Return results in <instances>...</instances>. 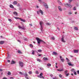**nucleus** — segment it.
Returning <instances> with one entry per match:
<instances>
[{"label":"nucleus","mask_w":79,"mask_h":79,"mask_svg":"<svg viewBox=\"0 0 79 79\" xmlns=\"http://www.w3.org/2000/svg\"><path fill=\"white\" fill-rule=\"evenodd\" d=\"M40 78H42V79H44V76H40Z\"/></svg>","instance_id":"nucleus-22"},{"label":"nucleus","mask_w":79,"mask_h":79,"mask_svg":"<svg viewBox=\"0 0 79 79\" xmlns=\"http://www.w3.org/2000/svg\"><path fill=\"white\" fill-rule=\"evenodd\" d=\"M57 29H58V31H60V28L58 27H57Z\"/></svg>","instance_id":"nucleus-57"},{"label":"nucleus","mask_w":79,"mask_h":79,"mask_svg":"<svg viewBox=\"0 0 79 79\" xmlns=\"http://www.w3.org/2000/svg\"><path fill=\"white\" fill-rule=\"evenodd\" d=\"M57 71H59L60 72H61V71H64V70H63V69H57Z\"/></svg>","instance_id":"nucleus-9"},{"label":"nucleus","mask_w":79,"mask_h":79,"mask_svg":"<svg viewBox=\"0 0 79 79\" xmlns=\"http://www.w3.org/2000/svg\"><path fill=\"white\" fill-rule=\"evenodd\" d=\"M18 27L19 29H22L23 30H25V28H24V26H23V27H21V26H19Z\"/></svg>","instance_id":"nucleus-4"},{"label":"nucleus","mask_w":79,"mask_h":79,"mask_svg":"<svg viewBox=\"0 0 79 79\" xmlns=\"http://www.w3.org/2000/svg\"><path fill=\"white\" fill-rule=\"evenodd\" d=\"M66 60H67V62H69V59H68V58H66Z\"/></svg>","instance_id":"nucleus-30"},{"label":"nucleus","mask_w":79,"mask_h":79,"mask_svg":"<svg viewBox=\"0 0 79 79\" xmlns=\"http://www.w3.org/2000/svg\"><path fill=\"white\" fill-rule=\"evenodd\" d=\"M8 21H10V22H11V19H8Z\"/></svg>","instance_id":"nucleus-38"},{"label":"nucleus","mask_w":79,"mask_h":79,"mask_svg":"<svg viewBox=\"0 0 79 79\" xmlns=\"http://www.w3.org/2000/svg\"><path fill=\"white\" fill-rule=\"evenodd\" d=\"M4 42H5V41H0V44L1 45H3V44H4Z\"/></svg>","instance_id":"nucleus-7"},{"label":"nucleus","mask_w":79,"mask_h":79,"mask_svg":"<svg viewBox=\"0 0 79 79\" xmlns=\"http://www.w3.org/2000/svg\"><path fill=\"white\" fill-rule=\"evenodd\" d=\"M17 6H20V4H17Z\"/></svg>","instance_id":"nucleus-52"},{"label":"nucleus","mask_w":79,"mask_h":79,"mask_svg":"<svg viewBox=\"0 0 79 79\" xmlns=\"http://www.w3.org/2000/svg\"><path fill=\"white\" fill-rule=\"evenodd\" d=\"M58 9L60 11H62V9H61V7L60 6L58 7Z\"/></svg>","instance_id":"nucleus-15"},{"label":"nucleus","mask_w":79,"mask_h":79,"mask_svg":"<svg viewBox=\"0 0 79 79\" xmlns=\"http://www.w3.org/2000/svg\"><path fill=\"white\" fill-rule=\"evenodd\" d=\"M46 24L48 26H50L51 25V24L50 23H46Z\"/></svg>","instance_id":"nucleus-23"},{"label":"nucleus","mask_w":79,"mask_h":79,"mask_svg":"<svg viewBox=\"0 0 79 79\" xmlns=\"http://www.w3.org/2000/svg\"><path fill=\"white\" fill-rule=\"evenodd\" d=\"M21 9H22V8H19V10H21Z\"/></svg>","instance_id":"nucleus-64"},{"label":"nucleus","mask_w":79,"mask_h":79,"mask_svg":"<svg viewBox=\"0 0 79 79\" xmlns=\"http://www.w3.org/2000/svg\"><path fill=\"white\" fill-rule=\"evenodd\" d=\"M64 73L65 74H67V73H68V70L64 71Z\"/></svg>","instance_id":"nucleus-26"},{"label":"nucleus","mask_w":79,"mask_h":79,"mask_svg":"<svg viewBox=\"0 0 79 79\" xmlns=\"http://www.w3.org/2000/svg\"><path fill=\"white\" fill-rule=\"evenodd\" d=\"M37 13L38 14H40V12H39V11H37Z\"/></svg>","instance_id":"nucleus-45"},{"label":"nucleus","mask_w":79,"mask_h":79,"mask_svg":"<svg viewBox=\"0 0 79 79\" xmlns=\"http://www.w3.org/2000/svg\"><path fill=\"white\" fill-rule=\"evenodd\" d=\"M73 10H76V7H74L73 8Z\"/></svg>","instance_id":"nucleus-46"},{"label":"nucleus","mask_w":79,"mask_h":79,"mask_svg":"<svg viewBox=\"0 0 79 79\" xmlns=\"http://www.w3.org/2000/svg\"><path fill=\"white\" fill-rule=\"evenodd\" d=\"M59 76L60 77H62V75H61V74H60L59 75Z\"/></svg>","instance_id":"nucleus-37"},{"label":"nucleus","mask_w":79,"mask_h":79,"mask_svg":"<svg viewBox=\"0 0 79 79\" xmlns=\"http://www.w3.org/2000/svg\"><path fill=\"white\" fill-rule=\"evenodd\" d=\"M25 77H26V76H28V75H27V73H25L24 74Z\"/></svg>","instance_id":"nucleus-28"},{"label":"nucleus","mask_w":79,"mask_h":79,"mask_svg":"<svg viewBox=\"0 0 79 79\" xmlns=\"http://www.w3.org/2000/svg\"><path fill=\"white\" fill-rule=\"evenodd\" d=\"M10 8H14V6H13L11 4H10Z\"/></svg>","instance_id":"nucleus-16"},{"label":"nucleus","mask_w":79,"mask_h":79,"mask_svg":"<svg viewBox=\"0 0 79 79\" xmlns=\"http://www.w3.org/2000/svg\"><path fill=\"white\" fill-rule=\"evenodd\" d=\"M30 47H31V48H32V47H33V45L32 44H30Z\"/></svg>","instance_id":"nucleus-35"},{"label":"nucleus","mask_w":79,"mask_h":79,"mask_svg":"<svg viewBox=\"0 0 79 79\" xmlns=\"http://www.w3.org/2000/svg\"><path fill=\"white\" fill-rule=\"evenodd\" d=\"M43 60H48V58L47 57H44L43 58Z\"/></svg>","instance_id":"nucleus-20"},{"label":"nucleus","mask_w":79,"mask_h":79,"mask_svg":"<svg viewBox=\"0 0 79 79\" xmlns=\"http://www.w3.org/2000/svg\"><path fill=\"white\" fill-rule=\"evenodd\" d=\"M68 64L69 66H74L73 64H71V62H68Z\"/></svg>","instance_id":"nucleus-6"},{"label":"nucleus","mask_w":79,"mask_h":79,"mask_svg":"<svg viewBox=\"0 0 79 79\" xmlns=\"http://www.w3.org/2000/svg\"><path fill=\"white\" fill-rule=\"evenodd\" d=\"M43 23L42 22H40V25L41 26V30L42 31V29H43V27H42V24H43Z\"/></svg>","instance_id":"nucleus-2"},{"label":"nucleus","mask_w":79,"mask_h":79,"mask_svg":"<svg viewBox=\"0 0 79 79\" xmlns=\"http://www.w3.org/2000/svg\"><path fill=\"white\" fill-rule=\"evenodd\" d=\"M50 76H51V77H52L53 76V75L51 74L50 75Z\"/></svg>","instance_id":"nucleus-56"},{"label":"nucleus","mask_w":79,"mask_h":79,"mask_svg":"<svg viewBox=\"0 0 79 79\" xmlns=\"http://www.w3.org/2000/svg\"><path fill=\"white\" fill-rule=\"evenodd\" d=\"M61 41L63 42H65V41L64 40V37H63V36L62 37L61 39Z\"/></svg>","instance_id":"nucleus-13"},{"label":"nucleus","mask_w":79,"mask_h":79,"mask_svg":"<svg viewBox=\"0 0 79 79\" xmlns=\"http://www.w3.org/2000/svg\"><path fill=\"white\" fill-rule=\"evenodd\" d=\"M29 74H32V72L31 71H30L28 72Z\"/></svg>","instance_id":"nucleus-33"},{"label":"nucleus","mask_w":79,"mask_h":79,"mask_svg":"<svg viewBox=\"0 0 79 79\" xmlns=\"http://www.w3.org/2000/svg\"><path fill=\"white\" fill-rule=\"evenodd\" d=\"M17 3H18V2L16 1H15L13 2V4L14 5H17Z\"/></svg>","instance_id":"nucleus-14"},{"label":"nucleus","mask_w":79,"mask_h":79,"mask_svg":"<svg viewBox=\"0 0 79 79\" xmlns=\"http://www.w3.org/2000/svg\"><path fill=\"white\" fill-rule=\"evenodd\" d=\"M30 26H32V25L31 24H29Z\"/></svg>","instance_id":"nucleus-58"},{"label":"nucleus","mask_w":79,"mask_h":79,"mask_svg":"<svg viewBox=\"0 0 79 79\" xmlns=\"http://www.w3.org/2000/svg\"><path fill=\"white\" fill-rule=\"evenodd\" d=\"M8 62V63H10V60H7Z\"/></svg>","instance_id":"nucleus-60"},{"label":"nucleus","mask_w":79,"mask_h":79,"mask_svg":"<svg viewBox=\"0 0 79 79\" xmlns=\"http://www.w3.org/2000/svg\"><path fill=\"white\" fill-rule=\"evenodd\" d=\"M37 77H40V75L38 76Z\"/></svg>","instance_id":"nucleus-63"},{"label":"nucleus","mask_w":79,"mask_h":79,"mask_svg":"<svg viewBox=\"0 0 79 79\" xmlns=\"http://www.w3.org/2000/svg\"><path fill=\"white\" fill-rule=\"evenodd\" d=\"M13 13L14 15H15L16 16H17V15H18V13H17V12L16 11L14 12Z\"/></svg>","instance_id":"nucleus-18"},{"label":"nucleus","mask_w":79,"mask_h":79,"mask_svg":"<svg viewBox=\"0 0 79 79\" xmlns=\"http://www.w3.org/2000/svg\"><path fill=\"white\" fill-rule=\"evenodd\" d=\"M55 38L54 37H52L51 38V40H55Z\"/></svg>","instance_id":"nucleus-17"},{"label":"nucleus","mask_w":79,"mask_h":79,"mask_svg":"<svg viewBox=\"0 0 79 79\" xmlns=\"http://www.w3.org/2000/svg\"><path fill=\"white\" fill-rule=\"evenodd\" d=\"M39 12L41 14V15H43V14H44L43 11L41 10H39Z\"/></svg>","instance_id":"nucleus-10"},{"label":"nucleus","mask_w":79,"mask_h":79,"mask_svg":"<svg viewBox=\"0 0 79 79\" xmlns=\"http://www.w3.org/2000/svg\"><path fill=\"white\" fill-rule=\"evenodd\" d=\"M38 52H40V53H41V52H42V50H41V49L38 50Z\"/></svg>","instance_id":"nucleus-24"},{"label":"nucleus","mask_w":79,"mask_h":79,"mask_svg":"<svg viewBox=\"0 0 79 79\" xmlns=\"http://www.w3.org/2000/svg\"><path fill=\"white\" fill-rule=\"evenodd\" d=\"M10 79H14V78H13V77H10Z\"/></svg>","instance_id":"nucleus-51"},{"label":"nucleus","mask_w":79,"mask_h":79,"mask_svg":"<svg viewBox=\"0 0 79 79\" xmlns=\"http://www.w3.org/2000/svg\"><path fill=\"white\" fill-rule=\"evenodd\" d=\"M66 75V76H68L69 75V73H68L67 74L66 73V74H65Z\"/></svg>","instance_id":"nucleus-41"},{"label":"nucleus","mask_w":79,"mask_h":79,"mask_svg":"<svg viewBox=\"0 0 79 79\" xmlns=\"http://www.w3.org/2000/svg\"><path fill=\"white\" fill-rule=\"evenodd\" d=\"M3 70L2 69H0V71H2Z\"/></svg>","instance_id":"nucleus-59"},{"label":"nucleus","mask_w":79,"mask_h":79,"mask_svg":"<svg viewBox=\"0 0 79 79\" xmlns=\"http://www.w3.org/2000/svg\"><path fill=\"white\" fill-rule=\"evenodd\" d=\"M52 79H58V77H55L54 78H53Z\"/></svg>","instance_id":"nucleus-39"},{"label":"nucleus","mask_w":79,"mask_h":79,"mask_svg":"<svg viewBox=\"0 0 79 79\" xmlns=\"http://www.w3.org/2000/svg\"><path fill=\"white\" fill-rule=\"evenodd\" d=\"M19 65L21 67V68H23V63L22 62L19 61Z\"/></svg>","instance_id":"nucleus-3"},{"label":"nucleus","mask_w":79,"mask_h":79,"mask_svg":"<svg viewBox=\"0 0 79 79\" xmlns=\"http://www.w3.org/2000/svg\"><path fill=\"white\" fill-rule=\"evenodd\" d=\"M20 20L21 21H23V22H26V20L23 19H22L21 18L20 19Z\"/></svg>","instance_id":"nucleus-11"},{"label":"nucleus","mask_w":79,"mask_h":79,"mask_svg":"<svg viewBox=\"0 0 79 79\" xmlns=\"http://www.w3.org/2000/svg\"><path fill=\"white\" fill-rule=\"evenodd\" d=\"M15 19H21V18H18V17H15Z\"/></svg>","instance_id":"nucleus-42"},{"label":"nucleus","mask_w":79,"mask_h":79,"mask_svg":"<svg viewBox=\"0 0 79 79\" xmlns=\"http://www.w3.org/2000/svg\"><path fill=\"white\" fill-rule=\"evenodd\" d=\"M11 64H15V62L14 60H12L11 62Z\"/></svg>","instance_id":"nucleus-12"},{"label":"nucleus","mask_w":79,"mask_h":79,"mask_svg":"<svg viewBox=\"0 0 79 79\" xmlns=\"http://www.w3.org/2000/svg\"><path fill=\"white\" fill-rule=\"evenodd\" d=\"M17 52L18 53H19V54H22V52L20 50L18 51Z\"/></svg>","instance_id":"nucleus-19"},{"label":"nucleus","mask_w":79,"mask_h":79,"mask_svg":"<svg viewBox=\"0 0 79 79\" xmlns=\"http://www.w3.org/2000/svg\"><path fill=\"white\" fill-rule=\"evenodd\" d=\"M74 29L76 30V31H78V28L76 27H74Z\"/></svg>","instance_id":"nucleus-21"},{"label":"nucleus","mask_w":79,"mask_h":79,"mask_svg":"<svg viewBox=\"0 0 79 79\" xmlns=\"http://www.w3.org/2000/svg\"><path fill=\"white\" fill-rule=\"evenodd\" d=\"M60 60L62 59V57H61V56H60Z\"/></svg>","instance_id":"nucleus-55"},{"label":"nucleus","mask_w":79,"mask_h":79,"mask_svg":"<svg viewBox=\"0 0 79 79\" xmlns=\"http://www.w3.org/2000/svg\"><path fill=\"white\" fill-rule=\"evenodd\" d=\"M40 75V76H42V75H43V73H41Z\"/></svg>","instance_id":"nucleus-43"},{"label":"nucleus","mask_w":79,"mask_h":79,"mask_svg":"<svg viewBox=\"0 0 79 79\" xmlns=\"http://www.w3.org/2000/svg\"><path fill=\"white\" fill-rule=\"evenodd\" d=\"M73 0H69V2H72V1Z\"/></svg>","instance_id":"nucleus-50"},{"label":"nucleus","mask_w":79,"mask_h":79,"mask_svg":"<svg viewBox=\"0 0 79 79\" xmlns=\"http://www.w3.org/2000/svg\"><path fill=\"white\" fill-rule=\"evenodd\" d=\"M36 74H39V72L38 71H36L35 72Z\"/></svg>","instance_id":"nucleus-36"},{"label":"nucleus","mask_w":79,"mask_h":79,"mask_svg":"<svg viewBox=\"0 0 79 79\" xmlns=\"http://www.w3.org/2000/svg\"><path fill=\"white\" fill-rule=\"evenodd\" d=\"M48 66H51V64H47Z\"/></svg>","instance_id":"nucleus-32"},{"label":"nucleus","mask_w":79,"mask_h":79,"mask_svg":"<svg viewBox=\"0 0 79 79\" xmlns=\"http://www.w3.org/2000/svg\"><path fill=\"white\" fill-rule=\"evenodd\" d=\"M77 73L78 74H79V70H78L77 71Z\"/></svg>","instance_id":"nucleus-62"},{"label":"nucleus","mask_w":79,"mask_h":79,"mask_svg":"<svg viewBox=\"0 0 79 79\" xmlns=\"http://www.w3.org/2000/svg\"><path fill=\"white\" fill-rule=\"evenodd\" d=\"M73 52L74 53H78L79 52V50H74Z\"/></svg>","instance_id":"nucleus-8"},{"label":"nucleus","mask_w":79,"mask_h":79,"mask_svg":"<svg viewBox=\"0 0 79 79\" xmlns=\"http://www.w3.org/2000/svg\"><path fill=\"white\" fill-rule=\"evenodd\" d=\"M74 74H75V75H77V74L76 73V72H74Z\"/></svg>","instance_id":"nucleus-49"},{"label":"nucleus","mask_w":79,"mask_h":79,"mask_svg":"<svg viewBox=\"0 0 79 79\" xmlns=\"http://www.w3.org/2000/svg\"><path fill=\"white\" fill-rule=\"evenodd\" d=\"M69 15H71V14H72V13H71V12H69Z\"/></svg>","instance_id":"nucleus-54"},{"label":"nucleus","mask_w":79,"mask_h":79,"mask_svg":"<svg viewBox=\"0 0 79 79\" xmlns=\"http://www.w3.org/2000/svg\"><path fill=\"white\" fill-rule=\"evenodd\" d=\"M44 6H45L47 5V4H45L44 5Z\"/></svg>","instance_id":"nucleus-53"},{"label":"nucleus","mask_w":79,"mask_h":79,"mask_svg":"<svg viewBox=\"0 0 79 79\" xmlns=\"http://www.w3.org/2000/svg\"><path fill=\"white\" fill-rule=\"evenodd\" d=\"M7 74L8 75H11V72H8Z\"/></svg>","instance_id":"nucleus-31"},{"label":"nucleus","mask_w":79,"mask_h":79,"mask_svg":"<svg viewBox=\"0 0 79 79\" xmlns=\"http://www.w3.org/2000/svg\"><path fill=\"white\" fill-rule=\"evenodd\" d=\"M36 39L38 42V44H40V42H44V44H45V43L44 41L42 40H41L39 38H36Z\"/></svg>","instance_id":"nucleus-1"},{"label":"nucleus","mask_w":79,"mask_h":79,"mask_svg":"<svg viewBox=\"0 0 79 79\" xmlns=\"http://www.w3.org/2000/svg\"><path fill=\"white\" fill-rule=\"evenodd\" d=\"M2 79H7L6 77H4L2 78Z\"/></svg>","instance_id":"nucleus-61"},{"label":"nucleus","mask_w":79,"mask_h":79,"mask_svg":"<svg viewBox=\"0 0 79 79\" xmlns=\"http://www.w3.org/2000/svg\"><path fill=\"white\" fill-rule=\"evenodd\" d=\"M37 61H39V62H40L41 60L39 59H37Z\"/></svg>","instance_id":"nucleus-27"},{"label":"nucleus","mask_w":79,"mask_h":79,"mask_svg":"<svg viewBox=\"0 0 79 79\" xmlns=\"http://www.w3.org/2000/svg\"><path fill=\"white\" fill-rule=\"evenodd\" d=\"M53 53L54 54V55H57V53L55 52H53Z\"/></svg>","instance_id":"nucleus-29"},{"label":"nucleus","mask_w":79,"mask_h":79,"mask_svg":"<svg viewBox=\"0 0 79 79\" xmlns=\"http://www.w3.org/2000/svg\"><path fill=\"white\" fill-rule=\"evenodd\" d=\"M19 74H21V75H23V74H24V73H23L22 72H19Z\"/></svg>","instance_id":"nucleus-34"},{"label":"nucleus","mask_w":79,"mask_h":79,"mask_svg":"<svg viewBox=\"0 0 79 79\" xmlns=\"http://www.w3.org/2000/svg\"><path fill=\"white\" fill-rule=\"evenodd\" d=\"M32 52H32V55H34V53H34V51H33Z\"/></svg>","instance_id":"nucleus-47"},{"label":"nucleus","mask_w":79,"mask_h":79,"mask_svg":"<svg viewBox=\"0 0 79 79\" xmlns=\"http://www.w3.org/2000/svg\"><path fill=\"white\" fill-rule=\"evenodd\" d=\"M25 77V78L26 79H29V78H28V77L27 76H26Z\"/></svg>","instance_id":"nucleus-48"},{"label":"nucleus","mask_w":79,"mask_h":79,"mask_svg":"<svg viewBox=\"0 0 79 79\" xmlns=\"http://www.w3.org/2000/svg\"><path fill=\"white\" fill-rule=\"evenodd\" d=\"M61 61H62V62H64V58H62V59H61Z\"/></svg>","instance_id":"nucleus-25"},{"label":"nucleus","mask_w":79,"mask_h":79,"mask_svg":"<svg viewBox=\"0 0 79 79\" xmlns=\"http://www.w3.org/2000/svg\"><path fill=\"white\" fill-rule=\"evenodd\" d=\"M45 7L46 8H48V6L47 5Z\"/></svg>","instance_id":"nucleus-40"},{"label":"nucleus","mask_w":79,"mask_h":79,"mask_svg":"<svg viewBox=\"0 0 79 79\" xmlns=\"http://www.w3.org/2000/svg\"><path fill=\"white\" fill-rule=\"evenodd\" d=\"M65 5H67L68 7H70V8H72V5L68 3H66V4H65Z\"/></svg>","instance_id":"nucleus-5"},{"label":"nucleus","mask_w":79,"mask_h":79,"mask_svg":"<svg viewBox=\"0 0 79 79\" xmlns=\"http://www.w3.org/2000/svg\"><path fill=\"white\" fill-rule=\"evenodd\" d=\"M58 2L59 4H60V5H61V2H60L59 1H58Z\"/></svg>","instance_id":"nucleus-44"}]
</instances>
